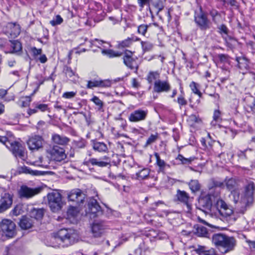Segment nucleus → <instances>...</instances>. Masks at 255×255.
Instances as JSON below:
<instances>
[{
	"mask_svg": "<svg viewBox=\"0 0 255 255\" xmlns=\"http://www.w3.org/2000/svg\"><path fill=\"white\" fill-rule=\"evenodd\" d=\"M225 186L231 191V196L237 207L239 208V212L244 214L247 210L251 207L254 203V192L255 189L254 183L249 182L245 187V192L240 194L238 188V183L235 179L233 178H226Z\"/></svg>",
	"mask_w": 255,
	"mask_h": 255,
	"instance_id": "obj_1",
	"label": "nucleus"
},
{
	"mask_svg": "<svg viewBox=\"0 0 255 255\" xmlns=\"http://www.w3.org/2000/svg\"><path fill=\"white\" fill-rule=\"evenodd\" d=\"M198 204L200 206L199 208L202 210L207 209L211 211L212 208L216 207V216L223 219L227 218L233 214L232 207L220 198L219 192L216 195L211 193L205 195H202L198 199Z\"/></svg>",
	"mask_w": 255,
	"mask_h": 255,
	"instance_id": "obj_2",
	"label": "nucleus"
},
{
	"mask_svg": "<svg viewBox=\"0 0 255 255\" xmlns=\"http://www.w3.org/2000/svg\"><path fill=\"white\" fill-rule=\"evenodd\" d=\"M212 242L216 248H224V253L233 250L236 245V241L234 238L222 233L213 234L212 237Z\"/></svg>",
	"mask_w": 255,
	"mask_h": 255,
	"instance_id": "obj_3",
	"label": "nucleus"
},
{
	"mask_svg": "<svg viewBox=\"0 0 255 255\" xmlns=\"http://www.w3.org/2000/svg\"><path fill=\"white\" fill-rule=\"evenodd\" d=\"M55 239L59 240L68 246L74 243L77 239V235L74 231L62 229L54 234Z\"/></svg>",
	"mask_w": 255,
	"mask_h": 255,
	"instance_id": "obj_4",
	"label": "nucleus"
},
{
	"mask_svg": "<svg viewBox=\"0 0 255 255\" xmlns=\"http://www.w3.org/2000/svg\"><path fill=\"white\" fill-rule=\"evenodd\" d=\"M49 208L53 212H56L61 209L63 205L62 196L57 191L49 193L47 195Z\"/></svg>",
	"mask_w": 255,
	"mask_h": 255,
	"instance_id": "obj_5",
	"label": "nucleus"
},
{
	"mask_svg": "<svg viewBox=\"0 0 255 255\" xmlns=\"http://www.w3.org/2000/svg\"><path fill=\"white\" fill-rule=\"evenodd\" d=\"M134 52L128 50H126L123 56L124 63L130 70L137 72L138 69V64L137 62V58L134 57Z\"/></svg>",
	"mask_w": 255,
	"mask_h": 255,
	"instance_id": "obj_6",
	"label": "nucleus"
},
{
	"mask_svg": "<svg viewBox=\"0 0 255 255\" xmlns=\"http://www.w3.org/2000/svg\"><path fill=\"white\" fill-rule=\"evenodd\" d=\"M42 190L41 187L32 188L26 185H22L18 190V195L20 198L29 199L41 193Z\"/></svg>",
	"mask_w": 255,
	"mask_h": 255,
	"instance_id": "obj_7",
	"label": "nucleus"
},
{
	"mask_svg": "<svg viewBox=\"0 0 255 255\" xmlns=\"http://www.w3.org/2000/svg\"><path fill=\"white\" fill-rule=\"evenodd\" d=\"M194 20L195 22L202 29L209 28V21L206 15L203 13L201 5L195 11Z\"/></svg>",
	"mask_w": 255,
	"mask_h": 255,
	"instance_id": "obj_8",
	"label": "nucleus"
},
{
	"mask_svg": "<svg viewBox=\"0 0 255 255\" xmlns=\"http://www.w3.org/2000/svg\"><path fill=\"white\" fill-rule=\"evenodd\" d=\"M49 153L52 160L57 162H61L66 158L65 150L57 145H54L49 150Z\"/></svg>",
	"mask_w": 255,
	"mask_h": 255,
	"instance_id": "obj_9",
	"label": "nucleus"
},
{
	"mask_svg": "<svg viewBox=\"0 0 255 255\" xmlns=\"http://www.w3.org/2000/svg\"><path fill=\"white\" fill-rule=\"evenodd\" d=\"M15 224L10 220L3 219L0 225V229L5 236L12 237L15 233Z\"/></svg>",
	"mask_w": 255,
	"mask_h": 255,
	"instance_id": "obj_10",
	"label": "nucleus"
},
{
	"mask_svg": "<svg viewBox=\"0 0 255 255\" xmlns=\"http://www.w3.org/2000/svg\"><path fill=\"white\" fill-rule=\"evenodd\" d=\"M148 111L139 109L132 112L129 115L128 120L130 122L137 123L144 121L147 116Z\"/></svg>",
	"mask_w": 255,
	"mask_h": 255,
	"instance_id": "obj_11",
	"label": "nucleus"
},
{
	"mask_svg": "<svg viewBox=\"0 0 255 255\" xmlns=\"http://www.w3.org/2000/svg\"><path fill=\"white\" fill-rule=\"evenodd\" d=\"M86 195L79 189L72 190L68 194L69 201L76 202L77 204L83 203Z\"/></svg>",
	"mask_w": 255,
	"mask_h": 255,
	"instance_id": "obj_12",
	"label": "nucleus"
},
{
	"mask_svg": "<svg viewBox=\"0 0 255 255\" xmlns=\"http://www.w3.org/2000/svg\"><path fill=\"white\" fill-rule=\"evenodd\" d=\"M88 211H86L87 214L93 215V217L102 215L103 213L101 206L97 200L93 198H90L88 201Z\"/></svg>",
	"mask_w": 255,
	"mask_h": 255,
	"instance_id": "obj_13",
	"label": "nucleus"
},
{
	"mask_svg": "<svg viewBox=\"0 0 255 255\" xmlns=\"http://www.w3.org/2000/svg\"><path fill=\"white\" fill-rule=\"evenodd\" d=\"M10 144V146H8L12 154L16 157H19L22 158L24 156V148L21 143L18 142L14 141Z\"/></svg>",
	"mask_w": 255,
	"mask_h": 255,
	"instance_id": "obj_14",
	"label": "nucleus"
},
{
	"mask_svg": "<svg viewBox=\"0 0 255 255\" xmlns=\"http://www.w3.org/2000/svg\"><path fill=\"white\" fill-rule=\"evenodd\" d=\"M171 89V86L167 80H156L154 83L153 91L157 93L168 92Z\"/></svg>",
	"mask_w": 255,
	"mask_h": 255,
	"instance_id": "obj_15",
	"label": "nucleus"
},
{
	"mask_svg": "<svg viewBox=\"0 0 255 255\" xmlns=\"http://www.w3.org/2000/svg\"><path fill=\"white\" fill-rule=\"evenodd\" d=\"M43 139L41 136L34 135L30 137L27 143L30 150H38L42 147Z\"/></svg>",
	"mask_w": 255,
	"mask_h": 255,
	"instance_id": "obj_16",
	"label": "nucleus"
},
{
	"mask_svg": "<svg viewBox=\"0 0 255 255\" xmlns=\"http://www.w3.org/2000/svg\"><path fill=\"white\" fill-rule=\"evenodd\" d=\"M102 160L98 159L97 158H90L85 162L86 165L89 163L91 164L92 165H96L100 167H106L107 166H111V159L107 156H104L102 158Z\"/></svg>",
	"mask_w": 255,
	"mask_h": 255,
	"instance_id": "obj_17",
	"label": "nucleus"
},
{
	"mask_svg": "<svg viewBox=\"0 0 255 255\" xmlns=\"http://www.w3.org/2000/svg\"><path fill=\"white\" fill-rule=\"evenodd\" d=\"M105 229V225L103 221H95L91 227L93 236L98 238L102 236Z\"/></svg>",
	"mask_w": 255,
	"mask_h": 255,
	"instance_id": "obj_18",
	"label": "nucleus"
},
{
	"mask_svg": "<svg viewBox=\"0 0 255 255\" xmlns=\"http://www.w3.org/2000/svg\"><path fill=\"white\" fill-rule=\"evenodd\" d=\"M112 85L111 82L109 80H94L88 81L87 88L93 89L95 87H110Z\"/></svg>",
	"mask_w": 255,
	"mask_h": 255,
	"instance_id": "obj_19",
	"label": "nucleus"
},
{
	"mask_svg": "<svg viewBox=\"0 0 255 255\" xmlns=\"http://www.w3.org/2000/svg\"><path fill=\"white\" fill-rule=\"evenodd\" d=\"M177 200L185 205L187 209V212H189L191 209L190 205L188 203L189 199V195L184 191L178 190L176 195Z\"/></svg>",
	"mask_w": 255,
	"mask_h": 255,
	"instance_id": "obj_20",
	"label": "nucleus"
},
{
	"mask_svg": "<svg viewBox=\"0 0 255 255\" xmlns=\"http://www.w3.org/2000/svg\"><path fill=\"white\" fill-rule=\"evenodd\" d=\"M192 234L197 237L210 238V234L207 231V228L198 224L194 225Z\"/></svg>",
	"mask_w": 255,
	"mask_h": 255,
	"instance_id": "obj_21",
	"label": "nucleus"
},
{
	"mask_svg": "<svg viewBox=\"0 0 255 255\" xmlns=\"http://www.w3.org/2000/svg\"><path fill=\"white\" fill-rule=\"evenodd\" d=\"M12 203V199L11 196L9 194H4L0 200V213L8 209L11 206Z\"/></svg>",
	"mask_w": 255,
	"mask_h": 255,
	"instance_id": "obj_22",
	"label": "nucleus"
},
{
	"mask_svg": "<svg viewBox=\"0 0 255 255\" xmlns=\"http://www.w3.org/2000/svg\"><path fill=\"white\" fill-rule=\"evenodd\" d=\"M51 140L53 143L62 146L67 145L70 141L69 137L57 133L52 134Z\"/></svg>",
	"mask_w": 255,
	"mask_h": 255,
	"instance_id": "obj_23",
	"label": "nucleus"
},
{
	"mask_svg": "<svg viewBox=\"0 0 255 255\" xmlns=\"http://www.w3.org/2000/svg\"><path fill=\"white\" fill-rule=\"evenodd\" d=\"M33 223V219L23 216L19 222V226L22 229L27 230L31 228Z\"/></svg>",
	"mask_w": 255,
	"mask_h": 255,
	"instance_id": "obj_24",
	"label": "nucleus"
},
{
	"mask_svg": "<svg viewBox=\"0 0 255 255\" xmlns=\"http://www.w3.org/2000/svg\"><path fill=\"white\" fill-rule=\"evenodd\" d=\"M6 27L8 29H9V30L7 31V32L11 36L16 37L20 32V27L18 24H16L13 23H8L6 25Z\"/></svg>",
	"mask_w": 255,
	"mask_h": 255,
	"instance_id": "obj_25",
	"label": "nucleus"
},
{
	"mask_svg": "<svg viewBox=\"0 0 255 255\" xmlns=\"http://www.w3.org/2000/svg\"><path fill=\"white\" fill-rule=\"evenodd\" d=\"M238 62V67L242 70H248L249 68V61L248 59L245 57H238L236 59Z\"/></svg>",
	"mask_w": 255,
	"mask_h": 255,
	"instance_id": "obj_26",
	"label": "nucleus"
},
{
	"mask_svg": "<svg viewBox=\"0 0 255 255\" xmlns=\"http://www.w3.org/2000/svg\"><path fill=\"white\" fill-rule=\"evenodd\" d=\"M157 14L160 19H165L168 22H169L171 20L170 10L169 9L160 8H159Z\"/></svg>",
	"mask_w": 255,
	"mask_h": 255,
	"instance_id": "obj_27",
	"label": "nucleus"
},
{
	"mask_svg": "<svg viewBox=\"0 0 255 255\" xmlns=\"http://www.w3.org/2000/svg\"><path fill=\"white\" fill-rule=\"evenodd\" d=\"M44 215V210L42 209L33 208L29 212L30 218L35 220H40L42 218Z\"/></svg>",
	"mask_w": 255,
	"mask_h": 255,
	"instance_id": "obj_28",
	"label": "nucleus"
},
{
	"mask_svg": "<svg viewBox=\"0 0 255 255\" xmlns=\"http://www.w3.org/2000/svg\"><path fill=\"white\" fill-rule=\"evenodd\" d=\"M18 170L19 173H28L34 175H40L43 174L42 171L38 170H32L29 167L25 166H23L18 167Z\"/></svg>",
	"mask_w": 255,
	"mask_h": 255,
	"instance_id": "obj_29",
	"label": "nucleus"
},
{
	"mask_svg": "<svg viewBox=\"0 0 255 255\" xmlns=\"http://www.w3.org/2000/svg\"><path fill=\"white\" fill-rule=\"evenodd\" d=\"M154 155L156 158V164L158 166V171L160 172H164L165 167L168 166L165 162L161 159L157 152H154Z\"/></svg>",
	"mask_w": 255,
	"mask_h": 255,
	"instance_id": "obj_30",
	"label": "nucleus"
},
{
	"mask_svg": "<svg viewBox=\"0 0 255 255\" xmlns=\"http://www.w3.org/2000/svg\"><path fill=\"white\" fill-rule=\"evenodd\" d=\"M93 147L95 150L99 152H106L108 150L107 145L103 142H94Z\"/></svg>",
	"mask_w": 255,
	"mask_h": 255,
	"instance_id": "obj_31",
	"label": "nucleus"
},
{
	"mask_svg": "<svg viewBox=\"0 0 255 255\" xmlns=\"http://www.w3.org/2000/svg\"><path fill=\"white\" fill-rule=\"evenodd\" d=\"M160 74L157 71H150L147 75L146 80L149 84L159 80Z\"/></svg>",
	"mask_w": 255,
	"mask_h": 255,
	"instance_id": "obj_32",
	"label": "nucleus"
},
{
	"mask_svg": "<svg viewBox=\"0 0 255 255\" xmlns=\"http://www.w3.org/2000/svg\"><path fill=\"white\" fill-rule=\"evenodd\" d=\"M102 50V53L103 54L107 55L110 58H113L115 57H120L122 55V53L114 51L112 49H103Z\"/></svg>",
	"mask_w": 255,
	"mask_h": 255,
	"instance_id": "obj_33",
	"label": "nucleus"
},
{
	"mask_svg": "<svg viewBox=\"0 0 255 255\" xmlns=\"http://www.w3.org/2000/svg\"><path fill=\"white\" fill-rule=\"evenodd\" d=\"M150 173V169L143 168L138 172L136 173V176L138 180H143L148 177Z\"/></svg>",
	"mask_w": 255,
	"mask_h": 255,
	"instance_id": "obj_34",
	"label": "nucleus"
},
{
	"mask_svg": "<svg viewBox=\"0 0 255 255\" xmlns=\"http://www.w3.org/2000/svg\"><path fill=\"white\" fill-rule=\"evenodd\" d=\"M213 120L211 122V125L212 126H216L218 123L221 122V112L218 110H215L213 115Z\"/></svg>",
	"mask_w": 255,
	"mask_h": 255,
	"instance_id": "obj_35",
	"label": "nucleus"
},
{
	"mask_svg": "<svg viewBox=\"0 0 255 255\" xmlns=\"http://www.w3.org/2000/svg\"><path fill=\"white\" fill-rule=\"evenodd\" d=\"M10 47L12 48V53H17L22 49L21 44L17 40H13L11 42Z\"/></svg>",
	"mask_w": 255,
	"mask_h": 255,
	"instance_id": "obj_36",
	"label": "nucleus"
},
{
	"mask_svg": "<svg viewBox=\"0 0 255 255\" xmlns=\"http://www.w3.org/2000/svg\"><path fill=\"white\" fill-rule=\"evenodd\" d=\"M197 159L195 160L192 158V170L201 172L204 166V163L202 162H198Z\"/></svg>",
	"mask_w": 255,
	"mask_h": 255,
	"instance_id": "obj_37",
	"label": "nucleus"
},
{
	"mask_svg": "<svg viewBox=\"0 0 255 255\" xmlns=\"http://www.w3.org/2000/svg\"><path fill=\"white\" fill-rule=\"evenodd\" d=\"M203 126L202 119L198 115H192V127L196 128H201Z\"/></svg>",
	"mask_w": 255,
	"mask_h": 255,
	"instance_id": "obj_38",
	"label": "nucleus"
},
{
	"mask_svg": "<svg viewBox=\"0 0 255 255\" xmlns=\"http://www.w3.org/2000/svg\"><path fill=\"white\" fill-rule=\"evenodd\" d=\"M142 51L144 52L151 51L153 47V44L149 41H141Z\"/></svg>",
	"mask_w": 255,
	"mask_h": 255,
	"instance_id": "obj_39",
	"label": "nucleus"
},
{
	"mask_svg": "<svg viewBox=\"0 0 255 255\" xmlns=\"http://www.w3.org/2000/svg\"><path fill=\"white\" fill-rule=\"evenodd\" d=\"M192 92L195 95L198 96L199 98L202 96V93L201 91V86L195 82H192Z\"/></svg>",
	"mask_w": 255,
	"mask_h": 255,
	"instance_id": "obj_40",
	"label": "nucleus"
},
{
	"mask_svg": "<svg viewBox=\"0 0 255 255\" xmlns=\"http://www.w3.org/2000/svg\"><path fill=\"white\" fill-rule=\"evenodd\" d=\"M193 251L199 255H204L206 247L204 246L197 245V246H192Z\"/></svg>",
	"mask_w": 255,
	"mask_h": 255,
	"instance_id": "obj_41",
	"label": "nucleus"
},
{
	"mask_svg": "<svg viewBox=\"0 0 255 255\" xmlns=\"http://www.w3.org/2000/svg\"><path fill=\"white\" fill-rule=\"evenodd\" d=\"M33 105L35 108H36L37 112L39 111L40 112H44L49 110L48 105L45 104H41L37 102L34 103Z\"/></svg>",
	"mask_w": 255,
	"mask_h": 255,
	"instance_id": "obj_42",
	"label": "nucleus"
},
{
	"mask_svg": "<svg viewBox=\"0 0 255 255\" xmlns=\"http://www.w3.org/2000/svg\"><path fill=\"white\" fill-rule=\"evenodd\" d=\"M151 26V24H141L138 26L137 32L143 36H145L147 29Z\"/></svg>",
	"mask_w": 255,
	"mask_h": 255,
	"instance_id": "obj_43",
	"label": "nucleus"
},
{
	"mask_svg": "<svg viewBox=\"0 0 255 255\" xmlns=\"http://www.w3.org/2000/svg\"><path fill=\"white\" fill-rule=\"evenodd\" d=\"M132 44V39L128 37L122 41H121L118 44V47L119 48L128 47L130 46Z\"/></svg>",
	"mask_w": 255,
	"mask_h": 255,
	"instance_id": "obj_44",
	"label": "nucleus"
},
{
	"mask_svg": "<svg viewBox=\"0 0 255 255\" xmlns=\"http://www.w3.org/2000/svg\"><path fill=\"white\" fill-rule=\"evenodd\" d=\"M217 57L220 63L225 64L229 62L230 56L227 54H219Z\"/></svg>",
	"mask_w": 255,
	"mask_h": 255,
	"instance_id": "obj_45",
	"label": "nucleus"
},
{
	"mask_svg": "<svg viewBox=\"0 0 255 255\" xmlns=\"http://www.w3.org/2000/svg\"><path fill=\"white\" fill-rule=\"evenodd\" d=\"M74 146L77 148H83L86 146V142L82 139L79 140H74L73 142Z\"/></svg>",
	"mask_w": 255,
	"mask_h": 255,
	"instance_id": "obj_46",
	"label": "nucleus"
},
{
	"mask_svg": "<svg viewBox=\"0 0 255 255\" xmlns=\"http://www.w3.org/2000/svg\"><path fill=\"white\" fill-rule=\"evenodd\" d=\"M63 21V18L60 15H57L55 18L50 21V23L53 26L61 24Z\"/></svg>",
	"mask_w": 255,
	"mask_h": 255,
	"instance_id": "obj_47",
	"label": "nucleus"
},
{
	"mask_svg": "<svg viewBox=\"0 0 255 255\" xmlns=\"http://www.w3.org/2000/svg\"><path fill=\"white\" fill-rule=\"evenodd\" d=\"M212 184L213 187H219L221 188H224L225 187L224 181H221L213 179L212 180Z\"/></svg>",
	"mask_w": 255,
	"mask_h": 255,
	"instance_id": "obj_48",
	"label": "nucleus"
},
{
	"mask_svg": "<svg viewBox=\"0 0 255 255\" xmlns=\"http://www.w3.org/2000/svg\"><path fill=\"white\" fill-rule=\"evenodd\" d=\"M157 134H151L147 139L144 146L147 147L148 145L154 142L157 140Z\"/></svg>",
	"mask_w": 255,
	"mask_h": 255,
	"instance_id": "obj_49",
	"label": "nucleus"
},
{
	"mask_svg": "<svg viewBox=\"0 0 255 255\" xmlns=\"http://www.w3.org/2000/svg\"><path fill=\"white\" fill-rule=\"evenodd\" d=\"M218 32L221 34L223 33L227 35L228 34L229 30L226 25L222 24L217 27Z\"/></svg>",
	"mask_w": 255,
	"mask_h": 255,
	"instance_id": "obj_50",
	"label": "nucleus"
},
{
	"mask_svg": "<svg viewBox=\"0 0 255 255\" xmlns=\"http://www.w3.org/2000/svg\"><path fill=\"white\" fill-rule=\"evenodd\" d=\"M152 0H137V3L141 10L145 6H149V3Z\"/></svg>",
	"mask_w": 255,
	"mask_h": 255,
	"instance_id": "obj_51",
	"label": "nucleus"
},
{
	"mask_svg": "<svg viewBox=\"0 0 255 255\" xmlns=\"http://www.w3.org/2000/svg\"><path fill=\"white\" fill-rule=\"evenodd\" d=\"M156 236H153V237L157 238L158 240H165L168 238L167 234L162 231H159L158 233H155Z\"/></svg>",
	"mask_w": 255,
	"mask_h": 255,
	"instance_id": "obj_52",
	"label": "nucleus"
},
{
	"mask_svg": "<svg viewBox=\"0 0 255 255\" xmlns=\"http://www.w3.org/2000/svg\"><path fill=\"white\" fill-rule=\"evenodd\" d=\"M96 105L99 107V109H101L103 106V102L97 96H94L91 100Z\"/></svg>",
	"mask_w": 255,
	"mask_h": 255,
	"instance_id": "obj_53",
	"label": "nucleus"
},
{
	"mask_svg": "<svg viewBox=\"0 0 255 255\" xmlns=\"http://www.w3.org/2000/svg\"><path fill=\"white\" fill-rule=\"evenodd\" d=\"M76 94L77 92H66L63 94L62 97L65 99H70L73 98L76 96Z\"/></svg>",
	"mask_w": 255,
	"mask_h": 255,
	"instance_id": "obj_54",
	"label": "nucleus"
},
{
	"mask_svg": "<svg viewBox=\"0 0 255 255\" xmlns=\"http://www.w3.org/2000/svg\"><path fill=\"white\" fill-rule=\"evenodd\" d=\"M201 185L198 180H192V192H195L200 190Z\"/></svg>",
	"mask_w": 255,
	"mask_h": 255,
	"instance_id": "obj_55",
	"label": "nucleus"
},
{
	"mask_svg": "<svg viewBox=\"0 0 255 255\" xmlns=\"http://www.w3.org/2000/svg\"><path fill=\"white\" fill-rule=\"evenodd\" d=\"M67 214L68 216L72 217L76 216L78 214L77 209L73 207L70 208L67 211Z\"/></svg>",
	"mask_w": 255,
	"mask_h": 255,
	"instance_id": "obj_56",
	"label": "nucleus"
},
{
	"mask_svg": "<svg viewBox=\"0 0 255 255\" xmlns=\"http://www.w3.org/2000/svg\"><path fill=\"white\" fill-rule=\"evenodd\" d=\"M31 101L30 97H26L23 100L21 101V106L23 107H26L29 105Z\"/></svg>",
	"mask_w": 255,
	"mask_h": 255,
	"instance_id": "obj_57",
	"label": "nucleus"
},
{
	"mask_svg": "<svg viewBox=\"0 0 255 255\" xmlns=\"http://www.w3.org/2000/svg\"><path fill=\"white\" fill-rule=\"evenodd\" d=\"M223 72H224L226 76L224 77L220 78V81L222 83H225L227 80L229 79L230 71L227 70H224Z\"/></svg>",
	"mask_w": 255,
	"mask_h": 255,
	"instance_id": "obj_58",
	"label": "nucleus"
},
{
	"mask_svg": "<svg viewBox=\"0 0 255 255\" xmlns=\"http://www.w3.org/2000/svg\"><path fill=\"white\" fill-rule=\"evenodd\" d=\"M210 14L212 16V20L214 21V22L217 23L216 20V17L220 15L219 12L215 9H212L210 11Z\"/></svg>",
	"mask_w": 255,
	"mask_h": 255,
	"instance_id": "obj_59",
	"label": "nucleus"
},
{
	"mask_svg": "<svg viewBox=\"0 0 255 255\" xmlns=\"http://www.w3.org/2000/svg\"><path fill=\"white\" fill-rule=\"evenodd\" d=\"M204 255H217V252L214 248H211L207 250L206 248Z\"/></svg>",
	"mask_w": 255,
	"mask_h": 255,
	"instance_id": "obj_60",
	"label": "nucleus"
},
{
	"mask_svg": "<svg viewBox=\"0 0 255 255\" xmlns=\"http://www.w3.org/2000/svg\"><path fill=\"white\" fill-rule=\"evenodd\" d=\"M212 73L210 70L208 69L206 70L204 74V77L208 81H213V79L212 77Z\"/></svg>",
	"mask_w": 255,
	"mask_h": 255,
	"instance_id": "obj_61",
	"label": "nucleus"
},
{
	"mask_svg": "<svg viewBox=\"0 0 255 255\" xmlns=\"http://www.w3.org/2000/svg\"><path fill=\"white\" fill-rule=\"evenodd\" d=\"M103 44H106L110 46L109 43L104 41L103 40H100L97 39H95V40L94 41V44L99 48H100V46H102Z\"/></svg>",
	"mask_w": 255,
	"mask_h": 255,
	"instance_id": "obj_62",
	"label": "nucleus"
},
{
	"mask_svg": "<svg viewBox=\"0 0 255 255\" xmlns=\"http://www.w3.org/2000/svg\"><path fill=\"white\" fill-rule=\"evenodd\" d=\"M31 50L34 56H36L39 55H40L42 54V51L41 49H37L36 47H33L31 48Z\"/></svg>",
	"mask_w": 255,
	"mask_h": 255,
	"instance_id": "obj_63",
	"label": "nucleus"
},
{
	"mask_svg": "<svg viewBox=\"0 0 255 255\" xmlns=\"http://www.w3.org/2000/svg\"><path fill=\"white\" fill-rule=\"evenodd\" d=\"M176 159L181 161V163L182 164H186L190 161V159L185 158L180 154L178 155Z\"/></svg>",
	"mask_w": 255,
	"mask_h": 255,
	"instance_id": "obj_64",
	"label": "nucleus"
}]
</instances>
